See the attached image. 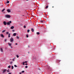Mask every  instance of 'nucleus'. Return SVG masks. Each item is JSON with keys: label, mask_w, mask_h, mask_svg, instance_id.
<instances>
[{"label": "nucleus", "mask_w": 74, "mask_h": 74, "mask_svg": "<svg viewBox=\"0 0 74 74\" xmlns=\"http://www.w3.org/2000/svg\"><path fill=\"white\" fill-rule=\"evenodd\" d=\"M27 67H28V66H25V68H26V69H27Z\"/></svg>", "instance_id": "obj_25"}, {"label": "nucleus", "mask_w": 74, "mask_h": 74, "mask_svg": "<svg viewBox=\"0 0 74 74\" xmlns=\"http://www.w3.org/2000/svg\"><path fill=\"white\" fill-rule=\"evenodd\" d=\"M4 10H5V9H3L1 11H2V12H3V11H4Z\"/></svg>", "instance_id": "obj_17"}, {"label": "nucleus", "mask_w": 74, "mask_h": 74, "mask_svg": "<svg viewBox=\"0 0 74 74\" xmlns=\"http://www.w3.org/2000/svg\"><path fill=\"white\" fill-rule=\"evenodd\" d=\"M24 63H27V61H25V62H24Z\"/></svg>", "instance_id": "obj_32"}, {"label": "nucleus", "mask_w": 74, "mask_h": 74, "mask_svg": "<svg viewBox=\"0 0 74 74\" xmlns=\"http://www.w3.org/2000/svg\"><path fill=\"white\" fill-rule=\"evenodd\" d=\"M14 69V66H12V69Z\"/></svg>", "instance_id": "obj_22"}, {"label": "nucleus", "mask_w": 74, "mask_h": 74, "mask_svg": "<svg viewBox=\"0 0 74 74\" xmlns=\"http://www.w3.org/2000/svg\"><path fill=\"white\" fill-rule=\"evenodd\" d=\"M23 65H25V62H23Z\"/></svg>", "instance_id": "obj_23"}, {"label": "nucleus", "mask_w": 74, "mask_h": 74, "mask_svg": "<svg viewBox=\"0 0 74 74\" xmlns=\"http://www.w3.org/2000/svg\"><path fill=\"white\" fill-rule=\"evenodd\" d=\"M52 8H53V6H52Z\"/></svg>", "instance_id": "obj_45"}, {"label": "nucleus", "mask_w": 74, "mask_h": 74, "mask_svg": "<svg viewBox=\"0 0 74 74\" xmlns=\"http://www.w3.org/2000/svg\"><path fill=\"white\" fill-rule=\"evenodd\" d=\"M10 47H11V48H13L11 46H10Z\"/></svg>", "instance_id": "obj_40"}, {"label": "nucleus", "mask_w": 74, "mask_h": 74, "mask_svg": "<svg viewBox=\"0 0 74 74\" xmlns=\"http://www.w3.org/2000/svg\"><path fill=\"white\" fill-rule=\"evenodd\" d=\"M14 66L15 67H17V66L16 65H14Z\"/></svg>", "instance_id": "obj_27"}, {"label": "nucleus", "mask_w": 74, "mask_h": 74, "mask_svg": "<svg viewBox=\"0 0 74 74\" xmlns=\"http://www.w3.org/2000/svg\"><path fill=\"white\" fill-rule=\"evenodd\" d=\"M27 33H29V32H30V30L28 29L27 30Z\"/></svg>", "instance_id": "obj_16"}, {"label": "nucleus", "mask_w": 74, "mask_h": 74, "mask_svg": "<svg viewBox=\"0 0 74 74\" xmlns=\"http://www.w3.org/2000/svg\"><path fill=\"white\" fill-rule=\"evenodd\" d=\"M6 41H7V39H5V42H6Z\"/></svg>", "instance_id": "obj_29"}, {"label": "nucleus", "mask_w": 74, "mask_h": 74, "mask_svg": "<svg viewBox=\"0 0 74 74\" xmlns=\"http://www.w3.org/2000/svg\"><path fill=\"white\" fill-rule=\"evenodd\" d=\"M28 53H29V52H28Z\"/></svg>", "instance_id": "obj_44"}, {"label": "nucleus", "mask_w": 74, "mask_h": 74, "mask_svg": "<svg viewBox=\"0 0 74 74\" xmlns=\"http://www.w3.org/2000/svg\"><path fill=\"white\" fill-rule=\"evenodd\" d=\"M10 28L11 29H13L14 28V26H12Z\"/></svg>", "instance_id": "obj_8"}, {"label": "nucleus", "mask_w": 74, "mask_h": 74, "mask_svg": "<svg viewBox=\"0 0 74 74\" xmlns=\"http://www.w3.org/2000/svg\"><path fill=\"white\" fill-rule=\"evenodd\" d=\"M31 31L32 32H34V29L33 28L31 29Z\"/></svg>", "instance_id": "obj_9"}, {"label": "nucleus", "mask_w": 74, "mask_h": 74, "mask_svg": "<svg viewBox=\"0 0 74 74\" xmlns=\"http://www.w3.org/2000/svg\"><path fill=\"white\" fill-rule=\"evenodd\" d=\"M8 37H10V34H8Z\"/></svg>", "instance_id": "obj_14"}, {"label": "nucleus", "mask_w": 74, "mask_h": 74, "mask_svg": "<svg viewBox=\"0 0 74 74\" xmlns=\"http://www.w3.org/2000/svg\"><path fill=\"white\" fill-rule=\"evenodd\" d=\"M12 61L10 62V64H12Z\"/></svg>", "instance_id": "obj_34"}, {"label": "nucleus", "mask_w": 74, "mask_h": 74, "mask_svg": "<svg viewBox=\"0 0 74 74\" xmlns=\"http://www.w3.org/2000/svg\"><path fill=\"white\" fill-rule=\"evenodd\" d=\"M29 0H26V1H29Z\"/></svg>", "instance_id": "obj_43"}, {"label": "nucleus", "mask_w": 74, "mask_h": 74, "mask_svg": "<svg viewBox=\"0 0 74 74\" xmlns=\"http://www.w3.org/2000/svg\"><path fill=\"white\" fill-rule=\"evenodd\" d=\"M25 72V71H22L21 72L22 73H24Z\"/></svg>", "instance_id": "obj_26"}, {"label": "nucleus", "mask_w": 74, "mask_h": 74, "mask_svg": "<svg viewBox=\"0 0 74 74\" xmlns=\"http://www.w3.org/2000/svg\"><path fill=\"white\" fill-rule=\"evenodd\" d=\"M8 74H12L11 73H9Z\"/></svg>", "instance_id": "obj_41"}, {"label": "nucleus", "mask_w": 74, "mask_h": 74, "mask_svg": "<svg viewBox=\"0 0 74 74\" xmlns=\"http://www.w3.org/2000/svg\"><path fill=\"white\" fill-rule=\"evenodd\" d=\"M12 22L11 21H10L9 22H8L6 24L7 25H10V23H11Z\"/></svg>", "instance_id": "obj_2"}, {"label": "nucleus", "mask_w": 74, "mask_h": 74, "mask_svg": "<svg viewBox=\"0 0 74 74\" xmlns=\"http://www.w3.org/2000/svg\"><path fill=\"white\" fill-rule=\"evenodd\" d=\"M26 37H27V38H28L29 37V36H28V34L26 35Z\"/></svg>", "instance_id": "obj_19"}, {"label": "nucleus", "mask_w": 74, "mask_h": 74, "mask_svg": "<svg viewBox=\"0 0 74 74\" xmlns=\"http://www.w3.org/2000/svg\"><path fill=\"white\" fill-rule=\"evenodd\" d=\"M20 74H21V73H20Z\"/></svg>", "instance_id": "obj_46"}, {"label": "nucleus", "mask_w": 74, "mask_h": 74, "mask_svg": "<svg viewBox=\"0 0 74 74\" xmlns=\"http://www.w3.org/2000/svg\"><path fill=\"white\" fill-rule=\"evenodd\" d=\"M7 11L8 12H11V10L10 9H7Z\"/></svg>", "instance_id": "obj_5"}, {"label": "nucleus", "mask_w": 74, "mask_h": 74, "mask_svg": "<svg viewBox=\"0 0 74 74\" xmlns=\"http://www.w3.org/2000/svg\"><path fill=\"white\" fill-rule=\"evenodd\" d=\"M36 34L37 35H39L40 34V33L39 32H36Z\"/></svg>", "instance_id": "obj_13"}, {"label": "nucleus", "mask_w": 74, "mask_h": 74, "mask_svg": "<svg viewBox=\"0 0 74 74\" xmlns=\"http://www.w3.org/2000/svg\"><path fill=\"white\" fill-rule=\"evenodd\" d=\"M3 73H5V71H6V69H5L4 70H3Z\"/></svg>", "instance_id": "obj_11"}, {"label": "nucleus", "mask_w": 74, "mask_h": 74, "mask_svg": "<svg viewBox=\"0 0 74 74\" xmlns=\"http://www.w3.org/2000/svg\"><path fill=\"white\" fill-rule=\"evenodd\" d=\"M47 69H49V68L47 67Z\"/></svg>", "instance_id": "obj_35"}, {"label": "nucleus", "mask_w": 74, "mask_h": 74, "mask_svg": "<svg viewBox=\"0 0 74 74\" xmlns=\"http://www.w3.org/2000/svg\"><path fill=\"white\" fill-rule=\"evenodd\" d=\"M40 22L41 23H42V22H43V21H40Z\"/></svg>", "instance_id": "obj_33"}, {"label": "nucleus", "mask_w": 74, "mask_h": 74, "mask_svg": "<svg viewBox=\"0 0 74 74\" xmlns=\"http://www.w3.org/2000/svg\"><path fill=\"white\" fill-rule=\"evenodd\" d=\"M47 67H48V66H47Z\"/></svg>", "instance_id": "obj_47"}, {"label": "nucleus", "mask_w": 74, "mask_h": 74, "mask_svg": "<svg viewBox=\"0 0 74 74\" xmlns=\"http://www.w3.org/2000/svg\"><path fill=\"white\" fill-rule=\"evenodd\" d=\"M10 41L11 42H13V41H14V39L13 38H12L10 39Z\"/></svg>", "instance_id": "obj_3"}, {"label": "nucleus", "mask_w": 74, "mask_h": 74, "mask_svg": "<svg viewBox=\"0 0 74 74\" xmlns=\"http://www.w3.org/2000/svg\"><path fill=\"white\" fill-rule=\"evenodd\" d=\"M3 25H5H5H7V23H6V22H5V21H3Z\"/></svg>", "instance_id": "obj_4"}, {"label": "nucleus", "mask_w": 74, "mask_h": 74, "mask_svg": "<svg viewBox=\"0 0 74 74\" xmlns=\"http://www.w3.org/2000/svg\"><path fill=\"white\" fill-rule=\"evenodd\" d=\"M8 44L9 45V46H11V43H10L9 42L8 43Z\"/></svg>", "instance_id": "obj_10"}, {"label": "nucleus", "mask_w": 74, "mask_h": 74, "mask_svg": "<svg viewBox=\"0 0 74 74\" xmlns=\"http://www.w3.org/2000/svg\"><path fill=\"white\" fill-rule=\"evenodd\" d=\"M26 26H25V25H24V28H26Z\"/></svg>", "instance_id": "obj_30"}, {"label": "nucleus", "mask_w": 74, "mask_h": 74, "mask_svg": "<svg viewBox=\"0 0 74 74\" xmlns=\"http://www.w3.org/2000/svg\"><path fill=\"white\" fill-rule=\"evenodd\" d=\"M38 70H40V69H38Z\"/></svg>", "instance_id": "obj_42"}, {"label": "nucleus", "mask_w": 74, "mask_h": 74, "mask_svg": "<svg viewBox=\"0 0 74 74\" xmlns=\"http://www.w3.org/2000/svg\"><path fill=\"white\" fill-rule=\"evenodd\" d=\"M9 3H10V2L9 1H7V4H8Z\"/></svg>", "instance_id": "obj_20"}, {"label": "nucleus", "mask_w": 74, "mask_h": 74, "mask_svg": "<svg viewBox=\"0 0 74 74\" xmlns=\"http://www.w3.org/2000/svg\"><path fill=\"white\" fill-rule=\"evenodd\" d=\"M12 60L13 61H14V59H13Z\"/></svg>", "instance_id": "obj_38"}, {"label": "nucleus", "mask_w": 74, "mask_h": 74, "mask_svg": "<svg viewBox=\"0 0 74 74\" xmlns=\"http://www.w3.org/2000/svg\"><path fill=\"white\" fill-rule=\"evenodd\" d=\"M6 34H8V32H7Z\"/></svg>", "instance_id": "obj_31"}, {"label": "nucleus", "mask_w": 74, "mask_h": 74, "mask_svg": "<svg viewBox=\"0 0 74 74\" xmlns=\"http://www.w3.org/2000/svg\"><path fill=\"white\" fill-rule=\"evenodd\" d=\"M5 16L7 18H11V16L9 15H6Z\"/></svg>", "instance_id": "obj_1"}, {"label": "nucleus", "mask_w": 74, "mask_h": 74, "mask_svg": "<svg viewBox=\"0 0 74 74\" xmlns=\"http://www.w3.org/2000/svg\"><path fill=\"white\" fill-rule=\"evenodd\" d=\"M7 72H8H8H9V71L8 70H7Z\"/></svg>", "instance_id": "obj_36"}, {"label": "nucleus", "mask_w": 74, "mask_h": 74, "mask_svg": "<svg viewBox=\"0 0 74 74\" xmlns=\"http://www.w3.org/2000/svg\"><path fill=\"white\" fill-rule=\"evenodd\" d=\"M48 8V6L47 5L46 6L45 8H46V9H47V8Z\"/></svg>", "instance_id": "obj_12"}, {"label": "nucleus", "mask_w": 74, "mask_h": 74, "mask_svg": "<svg viewBox=\"0 0 74 74\" xmlns=\"http://www.w3.org/2000/svg\"><path fill=\"white\" fill-rule=\"evenodd\" d=\"M5 32V30H3L2 31V33H4Z\"/></svg>", "instance_id": "obj_15"}, {"label": "nucleus", "mask_w": 74, "mask_h": 74, "mask_svg": "<svg viewBox=\"0 0 74 74\" xmlns=\"http://www.w3.org/2000/svg\"><path fill=\"white\" fill-rule=\"evenodd\" d=\"M16 37H17V39H19V37L17 36Z\"/></svg>", "instance_id": "obj_28"}, {"label": "nucleus", "mask_w": 74, "mask_h": 74, "mask_svg": "<svg viewBox=\"0 0 74 74\" xmlns=\"http://www.w3.org/2000/svg\"><path fill=\"white\" fill-rule=\"evenodd\" d=\"M1 37H2V38H4V35L3 34H1Z\"/></svg>", "instance_id": "obj_6"}, {"label": "nucleus", "mask_w": 74, "mask_h": 74, "mask_svg": "<svg viewBox=\"0 0 74 74\" xmlns=\"http://www.w3.org/2000/svg\"><path fill=\"white\" fill-rule=\"evenodd\" d=\"M16 56L17 58H19V56H18V55H16Z\"/></svg>", "instance_id": "obj_24"}, {"label": "nucleus", "mask_w": 74, "mask_h": 74, "mask_svg": "<svg viewBox=\"0 0 74 74\" xmlns=\"http://www.w3.org/2000/svg\"><path fill=\"white\" fill-rule=\"evenodd\" d=\"M1 52H3V49H2V48H1Z\"/></svg>", "instance_id": "obj_18"}, {"label": "nucleus", "mask_w": 74, "mask_h": 74, "mask_svg": "<svg viewBox=\"0 0 74 74\" xmlns=\"http://www.w3.org/2000/svg\"><path fill=\"white\" fill-rule=\"evenodd\" d=\"M13 35L14 36H16V34L15 33H14L13 34Z\"/></svg>", "instance_id": "obj_7"}, {"label": "nucleus", "mask_w": 74, "mask_h": 74, "mask_svg": "<svg viewBox=\"0 0 74 74\" xmlns=\"http://www.w3.org/2000/svg\"><path fill=\"white\" fill-rule=\"evenodd\" d=\"M15 45H18V43H15Z\"/></svg>", "instance_id": "obj_37"}, {"label": "nucleus", "mask_w": 74, "mask_h": 74, "mask_svg": "<svg viewBox=\"0 0 74 74\" xmlns=\"http://www.w3.org/2000/svg\"><path fill=\"white\" fill-rule=\"evenodd\" d=\"M25 64V65H27V64L26 63Z\"/></svg>", "instance_id": "obj_39"}, {"label": "nucleus", "mask_w": 74, "mask_h": 74, "mask_svg": "<svg viewBox=\"0 0 74 74\" xmlns=\"http://www.w3.org/2000/svg\"><path fill=\"white\" fill-rule=\"evenodd\" d=\"M8 68L9 69H10V68H11V66L10 65H9V66H8Z\"/></svg>", "instance_id": "obj_21"}]
</instances>
